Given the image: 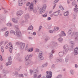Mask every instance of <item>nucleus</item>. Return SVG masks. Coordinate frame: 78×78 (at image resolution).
Segmentation results:
<instances>
[{"mask_svg": "<svg viewBox=\"0 0 78 78\" xmlns=\"http://www.w3.org/2000/svg\"><path fill=\"white\" fill-rule=\"evenodd\" d=\"M15 27L16 28V32L15 33V31L11 30L10 32V34H14L17 36V37H20V36H22V34H21L20 31H19V28L18 27H17V26H15Z\"/></svg>", "mask_w": 78, "mask_h": 78, "instance_id": "1", "label": "nucleus"}, {"mask_svg": "<svg viewBox=\"0 0 78 78\" xmlns=\"http://www.w3.org/2000/svg\"><path fill=\"white\" fill-rule=\"evenodd\" d=\"M72 29L69 30L68 32V34H71L72 33Z\"/></svg>", "mask_w": 78, "mask_h": 78, "instance_id": "32", "label": "nucleus"}, {"mask_svg": "<svg viewBox=\"0 0 78 78\" xmlns=\"http://www.w3.org/2000/svg\"><path fill=\"white\" fill-rule=\"evenodd\" d=\"M75 5V2H73L72 3V5L73 6H74V5Z\"/></svg>", "mask_w": 78, "mask_h": 78, "instance_id": "58", "label": "nucleus"}, {"mask_svg": "<svg viewBox=\"0 0 78 78\" xmlns=\"http://www.w3.org/2000/svg\"><path fill=\"white\" fill-rule=\"evenodd\" d=\"M42 52L41 51L40 52L38 55V58L40 60H43L44 59V57L42 56Z\"/></svg>", "mask_w": 78, "mask_h": 78, "instance_id": "9", "label": "nucleus"}, {"mask_svg": "<svg viewBox=\"0 0 78 78\" xmlns=\"http://www.w3.org/2000/svg\"><path fill=\"white\" fill-rule=\"evenodd\" d=\"M30 4H31V3H30V2H28L27 3L26 6H29L30 5Z\"/></svg>", "mask_w": 78, "mask_h": 78, "instance_id": "46", "label": "nucleus"}, {"mask_svg": "<svg viewBox=\"0 0 78 78\" xmlns=\"http://www.w3.org/2000/svg\"><path fill=\"white\" fill-rule=\"evenodd\" d=\"M42 28V26H40L39 27V30H41V29Z\"/></svg>", "mask_w": 78, "mask_h": 78, "instance_id": "53", "label": "nucleus"}, {"mask_svg": "<svg viewBox=\"0 0 78 78\" xmlns=\"http://www.w3.org/2000/svg\"><path fill=\"white\" fill-rule=\"evenodd\" d=\"M35 72H34V73H36L39 72V70H38V69H36L35 70Z\"/></svg>", "mask_w": 78, "mask_h": 78, "instance_id": "44", "label": "nucleus"}, {"mask_svg": "<svg viewBox=\"0 0 78 78\" xmlns=\"http://www.w3.org/2000/svg\"><path fill=\"white\" fill-rule=\"evenodd\" d=\"M60 12V10H58L56 12H54L53 14L55 16H58Z\"/></svg>", "mask_w": 78, "mask_h": 78, "instance_id": "12", "label": "nucleus"}, {"mask_svg": "<svg viewBox=\"0 0 78 78\" xmlns=\"http://www.w3.org/2000/svg\"><path fill=\"white\" fill-rule=\"evenodd\" d=\"M71 36H75L76 37L75 38L76 40H78V33L76 32H73V34Z\"/></svg>", "mask_w": 78, "mask_h": 78, "instance_id": "7", "label": "nucleus"}, {"mask_svg": "<svg viewBox=\"0 0 78 78\" xmlns=\"http://www.w3.org/2000/svg\"><path fill=\"white\" fill-rule=\"evenodd\" d=\"M47 13H45L43 15V17H47Z\"/></svg>", "mask_w": 78, "mask_h": 78, "instance_id": "42", "label": "nucleus"}, {"mask_svg": "<svg viewBox=\"0 0 78 78\" xmlns=\"http://www.w3.org/2000/svg\"><path fill=\"white\" fill-rule=\"evenodd\" d=\"M0 60L1 61H3V58H2V55H0Z\"/></svg>", "mask_w": 78, "mask_h": 78, "instance_id": "47", "label": "nucleus"}, {"mask_svg": "<svg viewBox=\"0 0 78 78\" xmlns=\"http://www.w3.org/2000/svg\"><path fill=\"white\" fill-rule=\"evenodd\" d=\"M23 13V12L22 10H20L17 12L16 15L18 17H20Z\"/></svg>", "mask_w": 78, "mask_h": 78, "instance_id": "8", "label": "nucleus"}, {"mask_svg": "<svg viewBox=\"0 0 78 78\" xmlns=\"http://www.w3.org/2000/svg\"><path fill=\"white\" fill-rule=\"evenodd\" d=\"M12 62V61L8 60V62L6 63L5 65L6 66H8L9 65H11Z\"/></svg>", "mask_w": 78, "mask_h": 78, "instance_id": "14", "label": "nucleus"}, {"mask_svg": "<svg viewBox=\"0 0 78 78\" xmlns=\"http://www.w3.org/2000/svg\"><path fill=\"white\" fill-rule=\"evenodd\" d=\"M59 1V0H55L54 2V4H55L56 3H57Z\"/></svg>", "mask_w": 78, "mask_h": 78, "instance_id": "45", "label": "nucleus"}, {"mask_svg": "<svg viewBox=\"0 0 78 78\" xmlns=\"http://www.w3.org/2000/svg\"><path fill=\"white\" fill-rule=\"evenodd\" d=\"M70 43L71 44H72L73 45H71V47L73 48V45H74V43H73V41H71L70 42Z\"/></svg>", "mask_w": 78, "mask_h": 78, "instance_id": "38", "label": "nucleus"}, {"mask_svg": "<svg viewBox=\"0 0 78 78\" xmlns=\"http://www.w3.org/2000/svg\"><path fill=\"white\" fill-rule=\"evenodd\" d=\"M37 76V74H34V78H36Z\"/></svg>", "mask_w": 78, "mask_h": 78, "instance_id": "49", "label": "nucleus"}, {"mask_svg": "<svg viewBox=\"0 0 78 78\" xmlns=\"http://www.w3.org/2000/svg\"><path fill=\"white\" fill-rule=\"evenodd\" d=\"M22 0H18V6H22V5H23V2H22Z\"/></svg>", "mask_w": 78, "mask_h": 78, "instance_id": "13", "label": "nucleus"}, {"mask_svg": "<svg viewBox=\"0 0 78 78\" xmlns=\"http://www.w3.org/2000/svg\"><path fill=\"white\" fill-rule=\"evenodd\" d=\"M49 32L50 33H53V30H49Z\"/></svg>", "mask_w": 78, "mask_h": 78, "instance_id": "59", "label": "nucleus"}, {"mask_svg": "<svg viewBox=\"0 0 78 78\" xmlns=\"http://www.w3.org/2000/svg\"><path fill=\"white\" fill-rule=\"evenodd\" d=\"M37 10H36V9H34L33 10L34 12H35V13L37 12Z\"/></svg>", "mask_w": 78, "mask_h": 78, "instance_id": "52", "label": "nucleus"}, {"mask_svg": "<svg viewBox=\"0 0 78 78\" xmlns=\"http://www.w3.org/2000/svg\"><path fill=\"white\" fill-rule=\"evenodd\" d=\"M50 37H46L45 39V41H48V40H50Z\"/></svg>", "mask_w": 78, "mask_h": 78, "instance_id": "25", "label": "nucleus"}, {"mask_svg": "<svg viewBox=\"0 0 78 78\" xmlns=\"http://www.w3.org/2000/svg\"><path fill=\"white\" fill-rule=\"evenodd\" d=\"M28 9L30 11H33V4H31L29 7Z\"/></svg>", "mask_w": 78, "mask_h": 78, "instance_id": "11", "label": "nucleus"}, {"mask_svg": "<svg viewBox=\"0 0 78 78\" xmlns=\"http://www.w3.org/2000/svg\"><path fill=\"white\" fill-rule=\"evenodd\" d=\"M33 70H32V69H30V74L31 75H32V73H33Z\"/></svg>", "mask_w": 78, "mask_h": 78, "instance_id": "51", "label": "nucleus"}, {"mask_svg": "<svg viewBox=\"0 0 78 78\" xmlns=\"http://www.w3.org/2000/svg\"><path fill=\"white\" fill-rule=\"evenodd\" d=\"M63 48H64V52H60L58 53V55L60 57H62L64 53H66L67 51H68V50H69V47H68V45L66 44L64 45L63 47Z\"/></svg>", "mask_w": 78, "mask_h": 78, "instance_id": "3", "label": "nucleus"}, {"mask_svg": "<svg viewBox=\"0 0 78 78\" xmlns=\"http://www.w3.org/2000/svg\"><path fill=\"white\" fill-rule=\"evenodd\" d=\"M57 62H60L62 61V59H58L57 60Z\"/></svg>", "mask_w": 78, "mask_h": 78, "instance_id": "40", "label": "nucleus"}, {"mask_svg": "<svg viewBox=\"0 0 78 78\" xmlns=\"http://www.w3.org/2000/svg\"><path fill=\"white\" fill-rule=\"evenodd\" d=\"M74 11L76 12H78V8H74Z\"/></svg>", "mask_w": 78, "mask_h": 78, "instance_id": "39", "label": "nucleus"}, {"mask_svg": "<svg viewBox=\"0 0 78 78\" xmlns=\"http://www.w3.org/2000/svg\"><path fill=\"white\" fill-rule=\"evenodd\" d=\"M62 41H63V39H62V38L61 37H60L58 39V41L59 42H62Z\"/></svg>", "mask_w": 78, "mask_h": 78, "instance_id": "28", "label": "nucleus"}, {"mask_svg": "<svg viewBox=\"0 0 78 78\" xmlns=\"http://www.w3.org/2000/svg\"><path fill=\"white\" fill-rule=\"evenodd\" d=\"M55 30H56V31H58V30H59V27H56L55 28Z\"/></svg>", "mask_w": 78, "mask_h": 78, "instance_id": "48", "label": "nucleus"}, {"mask_svg": "<svg viewBox=\"0 0 78 78\" xmlns=\"http://www.w3.org/2000/svg\"><path fill=\"white\" fill-rule=\"evenodd\" d=\"M47 8V5H44L42 8H41L39 10V12L40 14H41L42 13H44L45 11L46 8Z\"/></svg>", "mask_w": 78, "mask_h": 78, "instance_id": "4", "label": "nucleus"}, {"mask_svg": "<svg viewBox=\"0 0 78 78\" xmlns=\"http://www.w3.org/2000/svg\"><path fill=\"white\" fill-rule=\"evenodd\" d=\"M74 51L75 53H76V54H78V48L77 47L75 48L74 50Z\"/></svg>", "mask_w": 78, "mask_h": 78, "instance_id": "18", "label": "nucleus"}, {"mask_svg": "<svg viewBox=\"0 0 78 78\" xmlns=\"http://www.w3.org/2000/svg\"><path fill=\"white\" fill-rule=\"evenodd\" d=\"M70 72L71 75H74L75 72H74V71H73V70H71L70 71Z\"/></svg>", "mask_w": 78, "mask_h": 78, "instance_id": "26", "label": "nucleus"}, {"mask_svg": "<svg viewBox=\"0 0 78 78\" xmlns=\"http://www.w3.org/2000/svg\"><path fill=\"white\" fill-rule=\"evenodd\" d=\"M47 20H51V17H48V18Z\"/></svg>", "mask_w": 78, "mask_h": 78, "instance_id": "54", "label": "nucleus"}, {"mask_svg": "<svg viewBox=\"0 0 78 78\" xmlns=\"http://www.w3.org/2000/svg\"><path fill=\"white\" fill-rule=\"evenodd\" d=\"M7 30V28L6 27H4L3 28H2L1 30L2 31H6V30Z\"/></svg>", "mask_w": 78, "mask_h": 78, "instance_id": "27", "label": "nucleus"}, {"mask_svg": "<svg viewBox=\"0 0 78 78\" xmlns=\"http://www.w3.org/2000/svg\"><path fill=\"white\" fill-rule=\"evenodd\" d=\"M33 2L35 4H36V3H37V1L36 0H34Z\"/></svg>", "mask_w": 78, "mask_h": 78, "instance_id": "55", "label": "nucleus"}, {"mask_svg": "<svg viewBox=\"0 0 78 78\" xmlns=\"http://www.w3.org/2000/svg\"><path fill=\"white\" fill-rule=\"evenodd\" d=\"M41 76H42V75L40 74L37 77V78H41Z\"/></svg>", "mask_w": 78, "mask_h": 78, "instance_id": "50", "label": "nucleus"}, {"mask_svg": "<svg viewBox=\"0 0 78 78\" xmlns=\"http://www.w3.org/2000/svg\"><path fill=\"white\" fill-rule=\"evenodd\" d=\"M33 56V55L31 54L28 55L26 57L25 59L27 60L25 61V64L26 66H31L33 65V61L29 60L30 58H31Z\"/></svg>", "mask_w": 78, "mask_h": 78, "instance_id": "2", "label": "nucleus"}, {"mask_svg": "<svg viewBox=\"0 0 78 78\" xmlns=\"http://www.w3.org/2000/svg\"><path fill=\"white\" fill-rule=\"evenodd\" d=\"M12 75L16 76H19V73H18L17 72H15V73H13Z\"/></svg>", "mask_w": 78, "mask_h": 78, "instance_id": "16", "label": "nucleus"}, {"mask_svg": "<svg viewBox=\"0 0 78 78\" xmlns=\"http://www.w3.org/2000/svg\"><path fill=\"white\" fill-rule=\"evenodd\" d=\"M48 64L47 63H46L45 64H44L42 66V67H47V66Z\"/></svg>", "mask_w": 78, "mask_h": 78, "instance_id": "34", "label": "nucleus"}, {"mask_svg": "<svg viewBox=\"0 0 78 78\" xmlns=\"http://www.w3.org/2000/svg\"><path fill=\"white\" fill-rule=\"evenodd\" d=\"M33 35L34 36V35H36V32H34L33 33Z\"/></svg>", "mask_w": 78, "mask_h": 78, "instance_id": "63", "label": "nucleus"}, {"mask_svg": "<svg viewBox=\"0 0 78 78\" xmlns=\"http://www.w3.org/2000/svg\"><path fill=\"white\" fill-rule=\"evenodd\" d=\"M61 34L63 35V36H66V34L64 33V31H62L61 32Z\"/></svg>", "mask_w": 78, "mask_h": 78, "instance_id": "35", "label": "nucleus"}, {"mask_svg": "<svg viewBox=\"0 0 78 78\" xmlns=\"http://www.w3.org/2000/svg\"><path fill=\"white\" fill-rule=\"evenodd\" d=\"M8 43V41H6L5 43V45H6V44H7Z\"/></svg>", "mask_w": 78, "mask_h": 78, "instance_id": "60", "label": "nucleus"}, {"mask_svg": "<svg viewBox=\"0 0 78 78\" xmlns=\"http://www.w3.org/2000/svg\"><path fill=\"white\" fill-rule=\"evenodd\" d=\"M25 43H20V48H21V49H23L24 47H25Z\"/></svg>", "mask_w": 78, "mask_h": 78, "instance_id": "10", "label": "nucleus"}, {"mask_svg": "<svg viewBox=\"0 0 78 78\" xmlns=\"http://www.w3.org/2000/svg\"><path fill=\"white\" fill-rule=\"evenodd\" d=\"M25 22H27V19H28V18H29V15L28 14H27L25 16Z\"/></svg>", "mask_w": 78, "mask_h": 78, "instance_id": "15", "label": "nucleus"}, {"mask_svg": "<svg viewBox=\"0 0 78 78\" xmlns=\"http://www.w3.org/2000/svg\"><path fill=\"white\" fill-rule=\"evenodd\" d=\"M6 25L8 27H12V25L11 23H9L6 24Z\"/></svg>", "mask_w": 78, "mask_h": 78, "instance_id": "33", "label": "nucleus"}, {"mask_svg": "<svg viewBox=\"0 0 78 78\" xmlns=\"http://www.w3.org/2000/svg\"><path fill=\"white\" fill-rule=\"evenodd\" d=\"M57 78H62V76L61 75H59L57 77Z\"/></svg>", "mask_w": 78, "mask_h": 78, "instance_id": "43", "label": "nucleus"}, {"mask_svg": "<svg viewBox=\"0 0 78 78\" xmlns=\"http://www.w3.org/2000/svg\"><path fill=\"white\" fill-rule=\"evenodd\" d=\"M33 29V27L32 26H30L28 28L27 30H32Z\"/></svg>", "mask_w": 78, "mask_h": 78, "instance_id": "20", "label": "nucleus"}, {"mask_svg": "<svg viewBox=\"0 0 78 78\" xmlns=\"http://www.w3.org/2000/svg\"><path fill=\"white\" fill-rule=\"evenodd\" d=\"M33 51V48H29L28 49L27 51L29 52H31V51Z\"/></svg>", "mask_w": 78, "mask_h": 78, "instance_id": "23", "label": "nucleus"}, {"mask_svg": "<svg viewBox=\"0 0 78 78\" xmlns=\"http://www.w3.org/2000/svg\"><path fill=\"white\" fill-rule=\"evenodd\" d=\"M12 58H11V56H10L9 57L8 59V61H12Z\"/></svg>", "mask_w": 78, "mask_h": 78, "instance_id": "37", "label": "nucleus"}, {"mask_svg": "<svg viewBox=\"0 0 78 78\" xmlns=\"http://www.w3.org/2000/svg\"><path fill=\"white\" fill-rule=\"evenodd\" d=\"M49 58L51 59H52V58H53V54H51V53H50L49 54Z\"/></svg>", "mask_w": 78, "mask_h": 78, "instance_id": "29", "label": "nucleus"}, {"mask_svg": "<svg viewBox=\"0 0 78 78\" xmlns=\"http://www.w3.org/2000/svg\"><path fill=\"white\" fill-rule=\"evenodd\" d=\"M62 36H63V35L62 34H60L59 35V36H60V37H62Z\"/></svg>", "mask_w": 78, "mask_h": 78, "instance_id": "62", "label": "nucleus"}, {"mask_svg": "<svg viewBox=\"0 0 78 78\" xmlns=\"http://www.w3.org/2000/svg\"><path fill=\"white\" fill-rule=\"evenodd\" d=\"M19 76L20 77H21V78H24V76H23V74H20Z\"/></svg>", "mask_w": 78, "mask_h": 78, "instance_id": "36", "label": "nucleus"}, {"mask_svg": "<svg viewBox=\"0 0 78 78\" xmlns=\"http://www.w3.org/2000/svg\"><path fill=\"white\" fill-rule=\"evenodd\" d=\"M9 34V33L8 31H6V32L5 33V37H7L8 36V34Z\"/></svg>", "mask_w": 78, "mask_h": 78, "instance_id": "24", "label": "nucleus"}, {"mask_svg": "<svg viewBox=\"0 0 78 78\" xmlns=\"http://www.w3.org/2000/svg\"><path fill=\"white\" fill-rule=\"evenodd\" d=\"M5 20V18L3 17L0 18V22H3Z\"/></svg>", "mask_w": 78, "mask_h": 78, "instance_id": "22", "label": "nucleus"}, {"mask_svg": "<svg viewBox=\"0 0 78 78\" xmlns=\"http://www.w3.org/2000/svg\"><path fill=\"white\" fill-rule=\"evenodd\" d=\"M69 13L67 11V12H65L64 13V15L65 16H69Z\"/></svg>", "mask_w": 78, "mask_h": 78, "instance_id": "21", "label": "nucleus"}, {"mask_svg": "<svg viewBox=\"0 0 78 78\" xmlns=\"http://www.w3.org/2000/svg\"><path fill=\"white\" fill-rule=\"evenodd\" d=\"M46 77L47 78H51L52 77V72L51 71H46Z\"/></svg>", "mask_w": 78, "mask_h": 78, "instance_id": "6", "label": "nucleus"}, {"mask_svg": "<svg viewBox=\"0 0 78 78\" xmlns=\"http://www.w3.org/2000/svg\"><path fill=\"white\" fill-rule=\"evenodd\" d=\"M4 47L3 46H2L1 48V51L2 53H4V49H3Z\"/></svg>", "mask_w": 78, "mask_h": 78, "instance_id": "30", "label": "nucleus"}, {"mask_svg": "<svg viewBox=\"0 0 78 78\" xmlns=\"http://www.w3.org/2000/svg\"><path fill=\"white\" fill-rule=\"evenodd\" d=\"M28 49V44H27V46L25 48V50H27Z\"/></svg>", "mask_w": 78, "mask_h": 78, "instance_id": "41", "label": "nucleus"}, {"mask_svg": "<svg viewBox=\"0 0 78 78\" xmlns=\"http://www.w3.org/2000/svg\"><path fill=\"white\" fill-rule=\"evenodd\" d=\"M75 67L76 68H77V67H78V66L77 64H75Z\"/></svg>", "mask_w": 78, "mask_h": 78, "instance_id": "61", "label": "nucleus"}, {"mask_svg": "<svg viewBox=\"0 0 78 78\" xmlns=\"http://www.w3.org/2000/svg\"><path fill=\"white\" fill-rule=\"evenodd\" d=\"M2 72L3 73H5V74H6V73H9V72L8 71L5 70V69H3Z\"/></svg>", "mask_w": 78, "mask_h": 78, "instance_id": "19", "label": "nucleus"}, {"mask_svg": "<svg viewBox=\"0 0 78 78\" xmlns=\"http://www.w3.org/2000/svg\"><path fill=\"white\" fill-rule=\"evenodd\" d=\"M56 4H55V5H54L53 7V9H55V7H56Z\"/></svg>", "mask_w": 78, "mask_h": 78, "instance_id": "64", "label": "nucleus"}, {"mask_svg": "<svg viewBox=\"0 0 78 78\" xmlns=\"http://www.w3.org/2000/svg\"><path fill=\"white\" fill-rule=\"evenodd\" d=\"M59 8L61 10H62V11H63V10L64 9V8L62 5H60L59 6Z\"/></svg>", "mask_w": 78, "mask_h": 78, "instance_id": "31", "label": "nucleus"}, {"mask_svg": "<svg viewBox=\"0 0 78 78\" xmlns=\"http://www.w3.org/2000/svg\"><path fill=\"white\" fill-rule=\"evenodd\" d=\"M3 41H1L0 43V46H1V45L3 44Z\"/></svg>", "mask_w": 78, "mask_h": 78, "instance_id": "57", "label": "nucleus"}, {"mask_svg": "<svg viewBox=\"0 0 78 78\" xmlns=\"http://www.w3.org/2000/svg\"><path fill=\"white\" fill-rule=\"evenodd\" d=\"M12 21L15 23H16L18 22V21L14 18L12 19Z\"/></svg>", "mask_w": 78, "mask_h": 78, "instance_id": "17", "label": "nucleus"}, {"mask_svg": "<svg viewBox=\"0 0 78 78\" xmlns=\"http://www.w3.org/2000/svg\"><path fill=\"white\" fill-rule=\"evenodd\" d=\"M36 51L37 52H39V49H36Z\"/></svg>", "mask_w": 78, "mask_h": 78, "instance_id": "56", "label": "nucleus"}, {"mask_svg": "<svg viewBox=\"0 0 78 78\" xmlns=\"http://www.w3.org/2000/svg\"><path fill=\"white\" fill-rule=\"evenodd\" d=\"M8 48H9L10 50L9 51L10 53H12V48H13V47H12V44L9 43L5 47V48L7 49Z\"/></svg>", "mask_w": 78, "mask_h": 78, "instance_id": "5", "label": "nucleus"}]
</instances>
